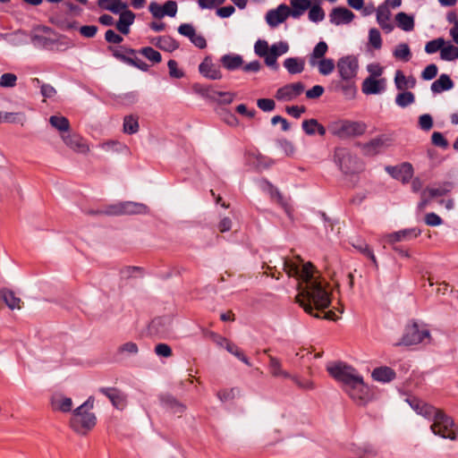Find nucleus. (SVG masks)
Returning a JSON list of instances; mask_svg holds the SVG:
<instances>
[{
	"label": "nucleus",
	"instance_id": "nucleus-56",
	"mask_svg": "<svg viewBox=\"0 0 458 458\" xmlns=\"http://www.w3.org/2000/svg\"><path fill=\"white\" fill-rule=\"evenodd\" d=\"M17 76L14 73L6 72L0 77V86L3 88H13L16 85Z\"/></svg>",
	"mask_w": 458,
	"mask_h": 458
},
{
	"label": "nucleus",
	"instance_id": "nucleus-28",
	"mask_svg": "<svg viewBox=\"0 0 458 458\" xmlns=\"http://www.w3.org/2000/svg\"><path fill=\"white\" fill-rule=\"evenodd\" d=\"M416 81L412 76L406 77L401 70L395 72L394 84L398 90H406L415 86Z\"/></svg>",
	"mask_w": 458,
	"mask_h": 458
},
{
	"label": "nucleus",
	"instance_id": "nucleus-45",
	"mask_svg": "<svg viewBox=\"0 0 458 458\" xmlns=\"http://www.w3.org/2000/svg\"><path fill=\"white\" fill-rule=\"evenodd\" d=\"M139 54L145 56L153 64H159L162 61L161 54L151 47H145L139 49Z\"/></svg>",
	"mask_w": 458,
	"mask_h": 458
},
{
	"label": "nucleus",
	"instance_id": "nucleus-12",
	"mask_svg": "<svg viewBox=\"0 0 458 458\" xmlns=\"http://www.w3.org/2000/svg\"><path fill=\"white\" fill-rule=\"evenodd\" d=\"M62 140L67 147L77 153L86 154L89 151V147L87 144L86 140L78 133H72L69 131L68 133L62 135Z\"/></svg>",
	"mask_w": 458,
	"mask_h": 458
},
{
	"label": "nucleus",
	"instance_id": "nucleus-6",
	"mask_svg": "<svg viewBox=\"0 0 458 458\" xmlns=\"http://www.w3.org/2000/svg\"><path fill=\"white\" fill-rule=\"evenodd\" d=\"M97 424V417L90 411H77L73 410L70 420L71 428L80 435H86Z\"/></svg>",
	"mask_w": 458,
	"mask_h": 458
},
{
	"label": "nucleus",
	"instance_id": "nucleus-39",
	"mask_svg": "<svg viewBox=\"0 0 458 458\" xmlns=\"http://www.w3.org/2000/svg\"><path fill=\"white\" fill-rule=\"evenodd\" d=\"M347 4L356 10L360 11V14L364 17L372 14V4H365L364 0H347Z\"/></svg>",
	"mask_w": 458,
	"mask_h": 458
},
{
	"label": "nucleus",
	"instance_id": "nucleus-13",
	"mask_svg": "<svg viewBox=\"0 0 458 458\" xmlns=\"http://www.w3.org/2000/svg\"><path fill=\"white\" fill-rule=\"evenodd\" d=\"M289 17L288 5L279 4L276 9L269 10L266 14V21L271 27H277Z\"/></svg>",
	"mask_w": 458,
	"mask_h": 458
},
{
	"label": "nucleus",
	"instance_id": "nucleus-43",
	"mask_svg": "<svg viewBox=\"0 0 458 458\" xmlns=\"http://www.w3.org/2000/svg\"><path fill=\"white\" fill-rule=\"evenodd\" d=\"M352 245L360 253L363 254L369 259L372 260V250L369 245L361 238L353 239Z\"/></svg>",
	"mask_w": 458,
	"mask_h": 458
},
{
	"label": "nucleus",
	"instance_id": "nucleus-14",
	"mask_svg": "<svg viewBox=\"0 0 458 458\" xmlns=\"http://www.w3.org/2000/svg\"><path fill=\"white\" fill-rule=\"evenodd\" d=\"M354 18V13L344 6L335 7L329 13V21L336 26L341 24H348L352 22Z\"/></svg>",
	"mask_w": 458,
	"mask_h": 458
},
{
	"label": "nucleus",
	"instance_id": "nucleus-36",
	"mask_svg": "<svg viewBox=\"0 0 458 458\" xmlns=\"http://www.w3.org/2000/svg\"><path fill=\"white\" fill-rule=\"evenodd\" d=\"M328 50V46L325 41H319L313 48L310 56V64L315 65L317 59H323Z\"/></svg>",
	"mask_w": 458,
	"mask_h": 458
},
{
	"label": "nucleus",
	"instance_id": "nucleus-61",
	"mask_svg": "<svg viewBox=\"0 0 458 458\" xmlns=\"http://www.w3.org/2000/svg\"><path fill=\"white\" fill-rule=\"evenodd\" d=\"M167 66L169 69V75L172 78L181 79L184 76L183 71L178 68V64L175 60L170 59L167 63Z\"/></svg>",
	"mask_w": 458,
	"mask_h": 458
},
{
	"label": "nucleus",
	"instance_id": "nucleus-53",
	"mask_svg": "<svg viewBox=\"0 0 458 458\" xmlns=\"http://www.w3.org/2000/svg\"><path fill=\"white\" fill-rule=\"evenodd\" d=\"M72 408V401L70 397H63L61 400L53 403V409L62 412H70Z\"/></svg>",
	"mask_w": 458,
	"mask_h": 458
},
{
	"label": "nucleus",
	"instance_id": "nucleus-17",
	"mask_svg": "<svg viewBox=\"0 0 458 458\" xmlns=\"http://www.w3.org/2000/svg\"><path fill=\"white\" fill-rule=\"evenodd\" d=\"M377 12V21L379 24L380 28L386 32L390 33L394 25L391 21V12L390 9L387 8L386 5H379Z\"/></svg>",
	"mask_w": 458,
	"mask_h": 458
},
{
	"label": "nucleus",
	"instance_id": "nucleus-22",
	"mask_svg": "<svg viewBox=\"0 0 458 458\" xmlns=\"http://www.w3.org/2000/svg\"><path fill=\"white\" fill-rule=\"evenodd\" d=\"M421 230L418 227L407 228L398 232H394L389 235V241L391 242L409 241L415 239L420 236Z\"/></svg>",
	"mask_w": 458,
	"mask_h": 458
},
{
	"label": "nucleus",
	"instance_id": "nucleus-32",
	"mask_svg": "<svg viewBox=\"0 0 458 458\" xmlns=\"http://www.w3.org/2000/svg\"><path fill=\"white\" fill-rule=\"evenodd\" d=\"M268 358H269L268 368H269L270 373L273 377H282L284 378L292 377V375L289 372L282 369V364H281V361L279 359H277L276 357H274L272 355H268Z\"/></svg>",
	"mask_w": 458,
	"mask_h": 458
},
{
	"label": "nucleus",
	"instance_id": "nucleus-38",
	"mask_svg": "<svg viewBox=\"0 0 458 458\" xmlns=\"http://www.w3.org/2000/svg\"><path fill=\"white\" fill-rule=\"evenodd\" d=\"M452 188V182H445L441 185H439V187L427 188L425 191H427V193L428 194L429 198H436L446 195L448 192L451 191Z\"/></svg>",
	"mask_w": 458,
	"mask_h": 458
},
{
	"label": "nucleus",
	"instance_id": "nucleus-35",
	"mask_svg": "<svg viewBox=\"0 0 458 458\" xmlns=\"http://www.w3.org/2000/svg\"><path fill=\"white\" fill-rule=\"evenodd\" d=\"M49 123L54 128L64 132L63 134H66L70 131V122L65 116L52 115L49 118Z\"/></svg>",
	"mask_w": 458,
	"mask_h": 458
},
{
	"label": "nucleus",
	"instance_id": "nucleus-64",
	"mask_svg": "<svg viewBox=\"0 0 458 458\" xmlns=\"http://www.w3.org/2000/svg\"><path fill=\"white\" fill-rule=\"evenodd\" d=\"M438 72V68L435 64H430L422 71L421 78L425 81L433 80Z\"/></svg>",
	"mask_w": 458,
	"mask_h": 458
},
{
	"label": "nucleus",
	"instance_id": "nucleus-63",
	"mask_svg": "<svg viewBox=\"0 0 458 458\" xmlns=\"http://www.w3.org/2000/svg\"><path fill=\"white\" fill-rule=\"evenodd\" d=\"M269 48L268 43L263 39L257 40L254 45V52L259 57L265 56V55L269 52Z\"/></svg>",
	"mask_w": 458,
	"mask_h": 458
},
{
	"label": "nucleus",
	"instance_id": "nucleus-20",
	"mask_svg": "<svg viewBox=\"0 0 458 458\" xmlns=\"http://www.w3.org/2000/svg\"><path fill=\"white\" fill-rule=\"evenodd\" d=\"M301 128L309 136L318 134L324 137L327 133V128L315 118L304 120L301 123Z\"/></svg>",
	"mask_w": 458,
	"mask_h": 458
},
{
	"label": "nucleus",
	"instance_id": "nucleus-10",
	"mask_svg": "<svg viewBox=\"0 0 458 458\" xmlns=\"http://www.w3.org/2000/svg\"><path fill=\"white\" fill-rule=\"evenodd\" d=\"M40 30L45 33L53 35L52 48L50 51L64 52L74 47L73 41L66 35L55 31L52 28L43 25Z\"/></svg>",
	"mask_w": 458,
	"mask_h": 458
},
{
	"label": "nucleus",
	"instance_id": "nucleus-51",
	"mask_svg": "<svg viewBox=\"0 0 458 458\" xmlns=\"http://www.w3.org/2000/svg\"><path fill=\"white\" fill-rule=\"evenodd\" d=\"M289 50V45L286 41H279L270 46L269 52L276 58L286 54Z\"/></svg>",
	"mask_w": 458,
	"mask_h": 458
},
{
	"label": "nucleus",
	"instance_id": "nucleus-1",
	"mask_svg": "<svg viewBox=\"0 0 458 458\" xmlns=\"http://www.w3.org/2000/svg\"><path fill=\"white\" fill-rule=\"evenodd\" d=\"M295 259L296 262L284 259V270L289 276H293L300 282V294L297 296L300 306L308 314L320 318L314 310H325L331 305L328 284L319 276H316L318 270L312 262L303 263L300 256H296Z\"/></svg>",
	"mask_w": 458,
	"mask_h": 458
},
{
	"label": "nucleus",
	"instance_id": "nucleus-55",
	"mask_svg": "<svg viewBox=\"0 0 458 458\" xmlns=\"http://www.w3.org/2000/svg\"><path fill=\"white\" fill-rule=\"evenodd\" d=\"M20 116H22V114L13 112H0V123H20Z\"/></svg>",
	"mask_w": 458,
	"mask_h": 458
},
{
	"label": "nucleus",
	"instance_id": "nucleus-49",
	"mask_svg": "<svg viewBox=\"0 0 458 458\" xmlns=\"http://www.w3.org/2000/svg\"><path fill=\"white\" fill-rule=\"evenodd\" d=\"M262 182L265 185L264 190L268 192L271 199H276L279 203H282L284 200V197L282 193L279 191V190L267 179H263Z\"/></svg>",
	"mask_w": 458,
	"mask_h": 458
},
{
	"label": "nucleus",
	"instance_id": "nucleus-5",
	"mask_svg": "<svg viewBox=\"0 0 458 458\" xmlns=\"http://www.w3.org/2000/svg\"><path fill=\"white\" fill-rule=\"evenodd\" d=\"M333 160L339 170L345 175L360 174L365 168L362 160L344 147H336L334 150Z\"/></svg>",
	"mask_w": 458,
	"mask_h": 458
},
{
	"label": "nucleus",
	"instance_id": "nucleus-48",
	"mask_svg": "<svg viewBox=\"0 0 458 458\" xmlns=\"http://www.w3.org/2000/svg\"><path fill=\"white\" fill-rule=\"evenodd\" d=\"M213 95H216L219 97V98H215L214 101H216L219 105H230L235 97V93L229 92V91H212Z\"/></svg>",
	"mask_w": 458,
	"mask_h": 458
},
{
	"label": "nucleus",
	"instance_id": "nucleus-40",
	"mask_svg": "<svg viewBox=\"0 0 458 458\" xmlns=\"http://www.w3.org/2000/svg\"><path fill=\"white\" fill-rule=\"evenodd\" d=\"M440 57L444 61H454L458 59V47L447 42L442 47Z\"/></svg>",
	"mask_w": 458,
	"mask_h": 458
},
{
	"label": "nucleus",
	"instance_id": "nucleus-62",
	"mask_svg": "<svg viewBox=\"0 0 458 458\" xmlns=\"http://www.w3.org/2000/svg\"><path fill=\"white\" fill-rule=\"evenodd\" d=\"M257 106L263 112H272L276 108V103L272 98H259Z\"/></svg>",
	"mask_w": 458,
	"mask_h": 458
},
{
	"label": "nucleus",
	"instance_id": "nucleus-57",
	"mask_svg": "<svg viewBox=\"0 0 458 458\" xmlns=\"http://www.w3.org/2000/svg\"><path fill=\"white\" fill-rule=\"evenodd\" d=\"M345 84H344L341 87L343 94L345 96L346 98L352 99L355 97V94L357 92L356 86L354 85V82L352 80L351 81H344Z\"/></svg>",
	"mask_w": 458,
	"mask_h": 458
},
{
	"label": "nucleus",
	"instance_id": "nucleus-21",
	"mask_svg": "<svg viewBox=\"0 0 458 458\" xmlns=\"http://www.w3.org/2000/svg\"><path fill=\"white\" fill-rule=\"evenodd\" d=\"M220 63L224 68L233 72L238 69H242L244 62L241 55L230 53L224 55L220 58Z\"/></svg>",
	"mask_w": 458,
	"mask_h": 458
},
{
	"label": "nucleus",
	"instance_id": "nucleus-3",
	"mask_svg": "<svg viewBox=\"0 0 458 458\" xmlns=\"http://www.w3.org/2000/svg\"><path fill=\"white\" fill-rule=\"evenodd\" d=\"M406 401L418 414L433 421L430 428L435 435L451 440L456 438L455 425L450 417L418 398L410 397Z\"/></svg>",
	"mask_w": 458,
	"mask_h": 458
},
{
	"label": "nucleus",
	"instance_id": "nucleus-11",
	"mask_svg": "<svg viewBox=\"0 0 458 458\" xmlns=\"http://www.w3.org/2000/svg\"><path fill=\"white\" fill-rule=\"evenodd\" d=\"M386 171L395 180L401 181L403 184L408 183L413 176L411 164L403 162L398 165H387Z\"/></svg>",
	"mask_w": 458,
	"mask_h": 458
},
{
	"label": "nucleus",
	"instance_id": "nucleus-37",
	"mask_svg": "<svg viewBox=\"0 0 458 458\" xmlns=\"http://www.w3.org/2000/svg\"><path fill=\"white\" fill-rule=\"evenodd\" d=\"M315 4H310L309 10V19L312 22L318 23L325 19V12L320 6L319 0H314Z\"/></svg>",
	"mask_w": 458,
	"mask_h": 458
},
{
	"label": "nucleus",
	"instance_id": "nucleus-23",
	"mask_svg": "<svg viewBox=\"0 0 458 458\" xmlns=\"http://www.w3.org/2000/svg\"><path fill=\"white\" fill-rule=\"evenodd\" d=\"M454 83L450 76L442 73L437 80H436L430 86V89L434 94H440L443 91L450 90L454 88Z\"/></svg>",
	"mask_w": 458,
	"mask_h": 458
},
{
	"label": "nucleus",
	"instance_id": "nucleus-42",
	"mask_svg": "<svg viewBox=\"0 0 458 458\" xmlns=\"http://www.w3.org/2000/svg\"><path fill=\"white\" fill-rule=\"evenodd\" d=\"M139 131L138 117L135 115H126L123 118V132L127 134H134Z\"/></svg>",
	"mask_w": 458,
	"mask_h": 458
},
{
	"label": "nucleus",
	"instance_id": "nucleus-9",
	"mask_svg": "<svg viewBox=\"0 0 458 458\" xmlns=\"http://www.w3.org/2000/svg\"><path fill=\"white\" fill-rule=\"evenodd\" d=\"M305 90V85L301 81L286 84L279 88L276 92L278 101H292L301 96Z\"/></svg>",
	"mask_w": 458,
	"mask_h": 458
},
{
	"label": "nucleus",
	"instance_id": "nucleus-54",
	"mask_svg": "<svg viewBox=\"0 0 458 458\" xmlns=\"http://www.w3.org/2000/svg\"><path fill=\"white\" fill-rule=\"evenodd\" d=\"M105 40L111 46L118 45L123 41L122 34L116 33L114 30L109 29L105 32Z\"/></svg>",
	"mask_w": 458,
	"mask_h": 458
},
{
	"label": "nucleus",
	"instance_id": "nucleus-27",
	"mask_svg": "<svg viewBox=\"0 0 458 458\" xmlns=\"http://www.w3.org/2000/svg\"><path fill=\"white\" fill-rule=\"evenodd\" d=\"M98 5L100 9L109 11L114 14H117L128 7V4L122 0H98Z\"/></svg>",
	"mask_w": 458,
	"mask_h": 458
},
{
	"label": "nucleus",
	"instance_id": "nucleus-59",
	"mask_svg": "<svg viewBox=\"0 0 458 458\" xmlns=\"http://www.w3.org/2000/svg\"><path fill=\"white\" fill-rule=\"evenodd\" d=\"M192 89L195 93L200 95L203 98L214 99V96L210 95V92H212L213 90H211V87L209 86H204L199 83H194L192 85Z\"/></svg>",
	"mask_w": 458,
	"mask_h": 458
},
{
	"label": "nucleus",
	"instance_id": "nucleus-15",
	"mask_svg": "<svg viewBox=\"0 0 458 458\" xmlns=\"http://www.w3.org/2000/svg\"><path fill=\"white\" fill-rule=\"evenodd\" d=\"M117 14H119V19L115 22V29L122 35L127 36L131 31V26L134 23L136 15L128 7Z\"/></svg>",
	"mask_w": 458,
	"mask_h": 458
},
{
	"label": "nucleus",
	"instance_id": "nucleus-16",
	"mask_svg": "<svg viewBox=\"0 0 458 458\" xmlns=\"http://www.w3.org/2000/svg\"><path fill=\"white\" fill-rule=\"evenodd\" d=\"M199 72L202 76L209 80H220L223 77L219 66L213 64L211 58L208 56L199 65Z\"/></svg>",
	"mask_w": 458,
	"mask_h": 458
},
{
	"label": "nucleus",
	"instance_id": "nucleus-50",
	"mask_svg": "<svg viewBox=\"0 0 458 458\" xmlns=\"http://www.w3.org/2000/svg\"><path fill=\"white\" fill-rule=\"evenodd\" d=\"M445 44V41L443 38H438L433 40L428 41L425 46V52L427 54H435L437 51L441 52L442 47Z\"/></svg>",
	"mask_w": 458,
	"mask_h": 458
},
{
	"label": "nucleus",
	"instance_id": "nucleus-46",
	"mask_svg": "<svg viewBox=\"0 0 458 458\" xmlns=\"http://www.w3.org/2000/svg\"><path fill=\"white\" fill-rule=\"evenodd\" d=\"M106 49L112 55L113 57H114V49L118 51V53H120V54L131 56L132 58L137 57V54H139V50H136V49L131 48L125 45H120V46L108 45Z\"/></svg>",
	"mask_w": 458,
	"mask_h": 458
},
{
	"label": "nucleus",
	"instance_id": "nucleus-24",
	"mask_svg": "<svg viewBox=\"0 0 458 458\" xmlns=\"http://www.w3.org/2000/svg\"><path fill=\"white\" fill-rule=\"evenodd\" d=\"M114 57L116 60H118L125 64L136 67L142 72H148L149 70V65L148 64H146L145 62H143L142 60L139 59L138 57L132 58L131 56L120 54V53H118V51H116L114 49Z\"/></svg>",
	"mask_w": 458,
	"mask_h": 458
},
{
	"label": "nucleus",
	"instance_id": "nucleus-47",
	"mask_svg": "<svg viewBox=\"0 0 458 458\" xmlns=\"http://www.w3.org/2000/svg\"><path fill=\"white\" fill-rule=\"evenodd\" d=\"M394 56L397 59H401L403 61H409L411 58V49L406 43H401L396 46L393 53Z\"/></svg>",
	"mask_w": 458,
	"mask_h": 458
},
{
	"label": "nucleus",
	"instance_id": "nucleus-31",
	"mask_svg": "<svg viewBox=\"0 0 458 458\" xmlns=\"http://www.w3.org/2000/svg\"><path fill=\"white\" fill-rule=\"evenodd\" d=\"M123 215H138V214H148L149 209L148 206L142 203L133 201L123 202Z\"/></svg>",
	"mask_w": 458,
	"mask_h": 458
},
{
	"label": "nucleus",
	"instance_id": "nucleus-34",
	"mask_svg": "<svg viewBox=\"0 0 458 458\" xmlns=\"http://www.w3.org/2000/svg\"><path fill=\"white\" fill-rule=\"evenodd\" d=\"M0 297L11 310L20 309L21 299L16 297L13 291L3 289L0 292Z\"/></svg>",
	"mask_w": 458,
	"mask_h": 458
},
{
	"label": "nucleus",
	"instance_id": "nucleus-33",
	"mask_svg": "<svg viewBox=\"0 0 458 458\" xmlns=\"http://www.w3.org/2000/svg\"><path fill=\"white\" fill-rule=\"evenodd\" d=\"M158 41L159 49L165 52L172 53L180 47V43L169 35L158 36Z\"/></svg>",
	"mask_w": 458,
	"mask_h": 458
},
{
	"label": "nucleus",
	"instance_id": "nucleus-8",
	"mask_svg": "<svg viewBox=\"0 0 458 458\" xmlns=\"http://www.w3.org/2000/svg\"><path fill=\"white\" fill-rule=\"evenodd\" d=\"M358 60L353 55L341 57L337 62V69L343 81H351L357 75Z\"/></svg>",
	"mask_w": 458,
	"mask_h": 458
},
{
	"label": "nucleus",
	"instance_id": "nucleus-2",
	"mask_svg": "<svg viewBox=\"0 0 458 458\" xmlns=\"http://www.w3.org/2000/svg\"><path fill=\"white\" fill-rule=\"evenodd\" d=\"M327 371L356 404L365 406L371 400L369 386L354 367L339 360L328 364Z\"/></svg>",
	"mask_w": 458,
	"mask_h": 458
},
{
	"label": "nucleus",
	"instance_id": "nucleus-30",
	"mask_svg": "<svg viewBox=\"0 0 458 458\" xmlns=\"http://www.w3.org/2000/svg\"><path fill=\"white\" fill-rule=\"evenodd\" d=\"M395 22L398 28L403 31H411L414 29L413 15L401 12L395 15Z\"/></svg>",
	"mask_w": 458,
	"mask_h": 458
},
{
	"label": "nucleus",
	"instance_id": "nucleus-25",
	"mask_svg": "<svg viewBox=\"0 0 458 458\" xmlns=\"http://www.w3.org/2000/svg\"><path fill=\"white\" fill-rule=\"evenodd\" d=\"M396 377L395 371L387 366H380L374 368V381L380 383H389Z\"/></svg>",
	"mask_w": 458,
	"mask_h": 458
},
{
	"label": "nucleus",
	"instance_id": "nucleus-41",
	"mask_svg": "<svg viewBox=\"0 0 458 458\" xmlns=\"http://www.w3.org/2000/svg\"><path fill=\"white\" fill-rule=\"evenodd\" d=\"M31 42L36 47L49 50L52 48L53 37L34 34L31 37Z\"/></svg>",
	"mask_w": 458,
	"mask_h": 458
},
{
	"label": "nucleus",
	"instance_id": "nucleus-44",
	"mask_svg": "<svg viewBox=\"0 0 458 458\" xmlns=\"http://www.w3.org/2000/svg\"><path fill=\"white\" fill-rule=\"evenodd\" d=\"M414 101V94L407 90H403L395 97V104L403 108L411 105Z\"/></svg>",
	"mask_w": 458,
	"mask_h": 458
},
{
	"label": "nucleus",
	"instance_id": "nucleus-52",
	"mask_svg": "<svg viewBox=\"0 0 458 458\" xmlns=\"http://www.w3.org/2000/svg\"><path fill=\"white\" fill-rule=\"evenodd\" d=\"M335 69V61L331 58H323L318 62V72L322 75L330 74Z\"/></svg>",
	"mask_w": 458,
	"mask_h": 458
},
{
	"label": "nucleus",
	"instance_id": "nucleus-19",
	"mask_svg": "<svg viewBox=\"0 0 458 458\" xmlns=\"http://www.w3.org/2000/svg\"><path fill=\"white\" fill-rule=\"evenodd\" d=\"M160 402L162 406L167 411H171L174 414H182L186 406L179 402L174 396L172 394H165L160 397Z\"/></svg>",
	"mask_w": 458,
	"mask_h": 458
},
{
	"label": "nucleus",
	"instance_id": "nucleus-18",
	"mask_svg": "<svg viewBox=\"0 0 458 458\" xmlns=\"http://www.w3.org/2000/svg\"><path fill=\"white\" fill-rule=\"evenodd\" d=\"M98 392L104 394L106 397L109 399L111 403L116 409H121L125 404V397L116 387H100Z\"/></svg>",
	"mask_w": 458,
	"mask_h": 458
},
{
	"label": "nucleus",
	"instance_id": "nucleus-4",
	"mask_svg": "<svg viewBox=\"0 0 458 458\" xmlns=\"http://www.w3.org/2000/svg\"><path fill=\"white\" fill-rule=\"evenodd\" d=\"M367 129L368 125L364 122L348 119L333 121L327 125L328 131L341 140L360 137Z\"/></svg>",
	"mask_w": 458,
	"mask_h": 458
},
{
	"label": "nucleus",
	"instance_id": "nucleus-26",
	"mask_svg": "<svg viewBox=\"0 0 458 458\" xmlns=\"http://www.w3.org/2000/svg\"><path fill=\"white\" fill-rule=\"evenodd\" d=\"M312 4L311 0H291V6H288L289 16L294 19L300 18Z\"/></svg>",
	"mask_w": 458,
	"mask_h": 458
},
{
	"label": "nucleus",
	"instance_id": "nucleus-7",
	"mask_svg": "<svg viewBox=\"0 0 458 458\" xmlns=\"http://www.w3.org/2000/svg\"><path fill=\"white\" fill-rule=\"evenodd\" d=\"M429 336V331L427 328H420L417 323H413L405 327L403 335L396 345L411 346L419 344L425 339H428Z\"/></svg>",
	"mask_w": 458,
	"mask_h": 458
},
{
	"label": "nucleus",
	"instance_id": "nucleus-60",
	"mask_svg": "<svg viewBox=\"0 0 458 458\" xmlns=\"http://www.w3.org/2000/svg\"><path fill=\"white\" fill-rule=\"evenodd\" d=\"M148 11L152 14V16L156 19H162L165 16V13L164 11V5H160L155 1H152L148 5Z\"/></svg>",
	"mask_w": 458,
	"mask_h": 458
},
{
	"label": "nucleus",
	"instance_id": "nucleus-58",
	"mask_svg": "<svg viewBox=\"0 0 458 458\" xmlns=\"http://www.w3.org/2000/svg\"><path fill=\"white\" fill-rule=\"evenodd\" d=\"M221 111L222 113H220V114L223 115V120L225 123L232 127L239 125V120L234 114L225 108H222Z\"/></svg>",
	"mask_w": 458,
	"mask_h": 458
},
{
	"label": "nucleus",
	"instance_id": "nucleus-29",
	"mask_svg": "<svg viewBox=\"0 0 458 458\" xmlns=\"http://www.w3.org/2000/svg\"><path fill=\"white\" fill-rule=\"evenodd\" d=\"M284 66L290 74H298L303 72L305 61L300 57H288L284 61Z\"/></svg>",
	"mask_w": 458,
	"mask_h": 458
}]
</instances>
